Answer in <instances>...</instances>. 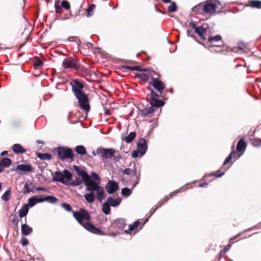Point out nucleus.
<instances>
[{"mask_svg":"<svg viewBox=\"0 0 261 261\" xmlns=\"http://www.w3.org/2000/svg\"><path fill=\"white\" fill-rule=\"evenodd\" d=\"M177 7L174 2H172L171 5L168 7V11L170 13L174 12L177 11Z\"/></svg>","mask_w":261,"mask_h":261,"instance_id":"nucleus-44","label":"nucleus"},{"mask_svg":"<svg viewBox=\"0 0 261 261\" xmlns=\"http://www.w3.org/2000/svg\"><path fill=\"white\" fill-rule=\"evenodd\" d=\"M149 103L151 107L160 108L165 105V102L158 98L149 99Z\"/></svg>","mask_w":261,"mask_h":261,"instance_id":"nucleus-19","label":"nucleus"},{"mask_svg":"<svg viewBox=\"0 0 261 261\" xmlns=\"http://www.w3.org/2000/svg\"><path fill=\"white\" fill-rule=\"evenodd\" d=\"M34 188H35V185L33 183L26 182L24 186V190L23 192V195L29 193L30 192L34 193Z\"/></svg>","mask_w":261,"mask_h":261,"instance_id":"nucleus-20","label":"nucleus"},{"mask_svg":"<svg viewBox=\"0 0 261 261\" xmlns=\"http://www.w3.org/2000/svg\"><path fill=\"white\" fill-rule=\"evenodd\" d=\"M12 163L11 160L8 158H4L0 160V167L7 168L10 166Z\"/></svg>","mask_w":261,"mask_h":261,"instance_id":"nucleus-29","label":"nucleus"},{"mask_svg":"<svg viewBox=\"0 0 261 261\" xmlns=\"http://www.w3.org/2000/svg\"><path fill=\"white\" fill-rule=\"evenodd\" d=\"M74 170L77 172V175L84 179V184L86 186L88 184V179H90L89 175L81 167L76 165L73 166Z\"/></svg>","mask_w":261,"mask_h":261,"instance_id":"nucleus-12","label":"nucleus"},{"mask_svg":"<svg viewBox=\"0 0 261 261\" xmlns=\"http://www.w3.org/2000/svg\"><path fill=\"white\" fill-rule=\"evenodd\" d=\"M62 66L65 68H72L75 70H78L80 68V65L76 60L72 58L65 59L63 61Z\"/></svg>","mask_w":261,"mask_h":261,"instance_id":"nucleus-10","label":"nucleus"},{"mask_svg":"<svg viewBox=\"0 0 261 261\" xmlns=\"http://www.w3.org/2000/svg\"><path fill=\"white\" fill-rule=\"evenodd\" d=\"M190 27L194 30L195 33L198 34L201 39L204 40L206 39L205 36L206 29L204 28L202 26L197 27L195 23L193 21L190 23Z\"/></svg>","mask_w":261,"mask_h":261,"instance_id":"nucleus-11","label":"nucleus"},{"mask_svg":"<svg viewBox=\"0 0 261 261\" xmlns=\"http://www.w3.org/2000/svg\"><path fill=\"white\" fill-rule=\"evenodd\" d=\"M228 250V248H227V246H225V248L222 249L219 254V259L220 260L221 258L224 256L225 253Z\"/></svg>","mask_w":261,"mask_h":261,"instance_id":"nucleus-54","label":"nucleus"},{"mask_svg":"<svg viewBox=\"0 0 261 261\" xmlns=\"http://www.w3.org/2000/svg\"><path fill=\"white\" fill-rule=\"evenodd\" d=\"M247 146V144L243 139H240L237 143L236 151H232L229 153V162L231 160L234 159L235 160L239 159L245 152Z\"/></svg>","mask_w":261,"mask_h":261,"instance_id":"nucleus-3","label":"nucleus"},{"mask_svg":"<svg viewBox=\"0 0 261 261\" xmlns=\"http://www.w3.org/2000/svg\"><path fill=\"white\" fill-rule=\"evenodd\" d=\"M147 148L148 146L145 139L140 138L137 144V149L133 151L132 156L134 158L141 157L145 154Z\"/></svg>","mask_w":261,"mask_h":261,"instance_id":"nucleus-2","label":"nucleus"},{"mask_svg":"<svg viewBox=\"0 0 261 261\" xmlns=\"http://www.w3.org/2000/svg\"><path fill=\"white\" fill-rule=\"evenodd\" d=\"M106 189L110 194H112L119 190L118 184L114 180H109L106 185Z\"/></svg>","mask_w":261,"mask_h":261,"instance_id":"nucleus-15","label":"nucleus"},{"mask_svg":"<svg viewBox=\"0 0 261 261\" xmlns=\"http://www.w3.org/2000/svg\"><path fill=\"white\" fill-rule=\"evenodd\" d=\"M87 191H91L93 193L95 191L96 192V199L99 201L101 202L104 198V190L103 188L99 185V183H94L93 186H90L88 184L86 186Z\"/></svg>","mask_w":261,"mask_h":261,"instance_id":"nucleus-6","label":"nucleus"},{"mask_svg":"<svg viewBox=\"0 0 261 261\" xmlns=\"http://www.w3.org/2000/svg\"><path fill=\"white\" fill-rule=\"evenodd\" d=\"M121 69H128L132 71H146L147 70L146 68H142L139 66H130L128 65H122L121 66Z\"/></svg>","mask_w":261,"mask_h":261,"instance_id":"nucleus-26","label":"nucleus"},{"mask_svg":"<svg viewBox=\"0 0 261 261\" xmlns=\"http://www.w3.org/2000/svg\"><path fill=\"white\" fill-rule=\"evenodd\" d=\"M251 144L253 146L259 147L261 146V139L255 138L252 141Z\"/></svg>","mask_w":261,"mask_h":261,"instance_id":"nucleus-49","label":"nucleus"},{"mask_svg":"<svg viewBox=\"0 0 261 261\" xmlns=\"http://www.w3.org/2000/svg\"><path fill=\"white\" fill-rule=\"evenodd\" d=\"M18 170L24 172H30L33 170V168L30 165L19 164L16 166L15 171L17 173L21 174V173L19 172Z\"/></svg>","mask_w":261,"mask_h":261,"instance_id":"nucleus-16","label":"nucleus"},{"mask_svg":"<svg viewBox=\"0 0 261 261\" xmlns=\"http://www.w3.org/2000/svg\"><path fill=\"white\" fill-rule=\"evenodd\" d=\"M83 182L84 183V179L82 177L80 178V177H76L74 179L67 180L66 186L76 187L82 185Z\"/></svg>","mask_w":261,"mask_h":261,"instance_id":"nucleus-18","label":"nucleus"},{"mask_svg":"<svg viewBox=\"0 0 261 261\" xmlns=\"http://www.w3.org/2000/svg\"><path fill=\"white\" fill-rule=\"evenodd\" d=\"M55 11L57 13H60L62 12V9L59 5V2L57 1L55 5Z\"/></svg>","mask_w":261,"mask_h":261,"instance_id":"nucleus-53","label":"nucleus"},{"mask_svg":"<svg viewBox=\"0 0 261 261\" xmlns=\"http://www.w3.org/2000/svg\"><path fill=\"white\" fill-rule=\"evenodd\" d=\"M136 136V133L132 132L125 138L124 140L127 143H130L135 138Z\"/></svg>","mask_w":261,"mask_h":261,"instance_id":"nucleus-38","label":"nucleus"},{"mask_svg":"<svg viewBox=\"0 0 261 261\" xmlns=\"http://www.w3.org/2000/svg\"><path fill=\"white\" fill-rule=\"evenodd\" d=\"M20 242L22 246H26L29 244V241L25 238H22Z\"/></svg>","mask_w":261,"mask_h":261,"instance_id":"nucleus-55","label":"nucleus"},{"mask_svg":"<svg viewBox=\"0 0 261 261\" xmlns=\"http://www.w3.org/2000/svg\"><path fill=\"white\" fill-rule=\"evenodd\" d=\"M247 48H248L247 44L243 42H240L238 44V47L231 49V51L234 53H238L240 50L244 52Z\"/></svg>","mask_w":261,"mask_h":261,"instance_id":"nucleus-21","label":"nucleus"},{"mask_svg":"<svg viewBox=\"0 0 261 261\" xmlns=\"http://www.w3.org/2000/svg\"><path fill=\"white\" fill-rule=\"evenodd\" d=\"M90 179H88V184L90 186H93L94 183H99L100 181L99 176L95 172L91 173V175H89Z\"/></svg>","mask_w":261,"mask_h":261,"instance_id":"nucleus-17","label":"nucleus"},{"mask_svg":"<svg viewBox=\"0 0 261 261\" xmlns=\"http://www.w3.org/2000/svg\"><path fill=\"white\" fill-rule=\"evenodd\" d=\"M121 159V155L118 153L117 155L115 156V162H118Z\"/></svg>","mask_w":261,"mask_h":261,"instance_id":"nucleus-61","label":"nucleus"},{"mask_svg":"<svg viewBox=\"0 0 261 261\" xmlns=\"http://www.w3.org/2000/svg\"><path fill=\"white\" fill-rule=\"evenodd\" d=\"M110 207H111V206L108 203V202H107V201H106V202H105L102 205V212L105 215H109L110 214V211H111Z\"/></svg>","mask_w":261,"mask_h":261,"instance_id":"nucleus-37","label":"nucleus"},{"mask_svg":"<svg viewBox=\"0 0 261 261\" xmlns=\"http://www.w3.org/2000/svg\"><path fill=\"white\" fill-rule=\"evenodd\" d=\"M228 164V156H227L225 161H224V162L223 164V166L222 167H221V168L218 171V172H219V173H217V172H212L211 175H212V176H214L216 177H221L222 176H223L224 174H225V172L224 171H221V170L223 168V166L227 165Z\"/></svg>","mask_w":261,"mask_h":261,"instance_id":"nucleus-25","label":"nucleus"},{"mask_svg":"<svg viewBox=\"0 0 261 261\" xmlns=\"http://www.w3.org/2000/svg\"><path fill=\"white\" fill-rule=\"evenodd\" d=\"M72 90L74 95H77L78 93H84L82 89L84 88V84L79 80L75 79L72 84Z\"/></svg>","mask_w":261,"mask_h":261,"instance_id":"nucleus-14","label":"nucleus"},{"mask_svg":"<svg viewBox=\"0 0 261 261\" xmlns=\"http://www.w3.org/2000/svg\"><path fill=\"white\" fill-rule=\"evenodd\" d=\"M75 151L81 155H85L86 153V150L83 145H77L75 148Z\"/></svg>","mask_w":261,"mask_h":261,"instance_id":"nucleus-35","label":"nucleus"},{"mask_svg":"<svg viewBox=\"0 0 261 261\" xmlns=\"http://www.w3.org/2000/svg\"><path fill=\"white\" fill-rule=\"evenodd\" d=\"M73 216L86 230L95 234H102V231L99 228L89 222H84V221H88L90 219V216L86 210L80 208L79 211L73 212Z\"/></svg>","mask_w":261,"mask_h":261,"instance_id":"nucleus-1","label":"nucleus"},{"mask_svg":"<svg viewBox=\"0 0 261 261\" xmlns=\"http://www.w3.org/2000/svg\"><path fill=\"white\" fill-rule=\"evenodd\" d=\"M131 171H132V170L129 168H125L123 171V173L124 174H125V175H129L131 173Z\"/></svg>","mask_w":261,"mask_h":261,"instance_id":"nucleus-59","label":"nucleus"},{"mask_svg":"<svg viewBox=\"0 0 261 261\" xmlns=\"http://www.w3.org/2000/svg\"><path fill=\"white\" fill-rule=\"evenodd\" d=\"M147 71H148V75L149 76H151V81H152L153 79H158L159 77V75L158 73H157L155 71H154L153 70L151 69H146Z\"/></svg>","mask_w":261,"mask_h":261,"instance_id":"nucleus-42","label":"nucleus"},{"mask_svg":"<svg viewBox=\"0 0 261 261\" xmlns=\"http://www.w3.org/2000/svg\"><path fill=\"white\" fill-rule=\"evenodd\" d=\"M37 156L41 160H50L51 159V155L49 153H38Z\"/></svg>","mask_w":261,"mask_h":261,"instance_id":"nucleus-34","label":"nucleus"},{"mask_svg":"<svg viewBox=\"0 0 261 261\" xmlns=\"http://www.w3.org/2000/svg\"><path fill=\"white\" fill-rule=\"evenodd\" d=\"M36 191H42V192H48V190L45 188H43V187H37L36 188Z\"/></svg>","mask_w":261,"mask_h":261,"instance_id":"nucleus-58","label":"nucleus"},{"mask_svg":"<svg viewBox=\"0 0 261 261\" xmlns=\"http://www.w3.org/2000/svg\"><path fill=\"white\" fill-rule=\"evenodd\" d=\"M136 76L143 81H147L149 80V75L145 73H137Z\"/></svg>","mask_w":261,"mask_h":261,"instance_id":"nucleus-45","label":"nucleus"},{"mask_svg":"<svg viewBox=\"0 0 261 261\" xmlns=\"http://www.w3.org/2000/svg\"><path fill=\"white\" fill-rule=\"evenodd\" d=\"M162 97V95L161 96L160 93H157L153 90H151L150 94L149 96V99L158 98L159 97Z\"/></svg>","mask_w":261,"mask_h":261,"instance_id":"nucleus-48","label":"nucleus"},{"mask_svg":"<svg viewBox=\"0 0 261 261\" xmlns=\"http://www.w3.org/2000/svg\"><path fill=\"white\" fill-rule=\"evenodd\" d=\"M35 260L36 261H44V259L42 257H37Z\"/></svg>","mask_w":261,"mask_h":261,"instance_id":"nucleus-64","label":"nucleus"},{"mask_svg":"<svg viewBox=\"0 0 261 261\" xmlns=\"http://www.w3.org/2000/svg\"><path fill=\"white\" fill-rule=\"evenodd\" d=\"M18 219H14L12 221V223L13 224V225L14 226H17L18 225Z\"/></svg>","mask_w":261,"mask_h":261,"instance_id":"nucleus-62","label":"nucleus"},{"mask_svg":"<svg viewBox=\"0 0 261 261\" xmlns=\"http://www.w3.org/2000/svg\"><path fill=\"white\" fill-rule=\"evenodd\" d=\"M181 188H181L180 189H177L176 190H175L174 191L171 192L170 194V198H172L173 196H175V195L177 194L178 193H180L181 192L180 189Z\"/></svg>","mask_w":261,"mask_h":261,"instance_id":"nucleus-57","label":"nucleus"},{"mask_svg":"<svg viewBox=\"0 0 261 261\" xmlns=\"http://www.w3.org/2000/svg\"><path fill=\"white\" fill-rule=\"evenodd\" d=\"M95 8V5L94 4L91 5L90 7H88L87 8V16L89 17L92 15L93 10Z\"/></svg>","mask_w":261,"mask_h":261,"instance_id":"nucleus-50","label":"nucleus"},{"mask_svg":"<svg viewBox=\"0 0 261 261\" xmlns=\"http://www.w3.org/2000/svg\"><path fill=\"white\" fill-rule=\"evenodd\" d=\"M33 232V228L27 224L21 225V233L23 236H28Z\"/></svg>","mask_w":261,"mask_h":261,"instance_id":"nucleus-24","label":"nucleus"},{"mask_svg":"<svg viewBox=\"0 0 261 261\" xmlns=\"http://www.w3.org/2000/svg\"><path fill=\"white\" fill-rule=\"evenodd\" d=\"M61 5L65 9L68 10L70 8V4L66 0L62 1Z\"/></svg>","mask_w":261,"mask_h":261,"instance_id":"nucleus-51","label":"nucleus"},{"mask_svg":"<svg viewBox=\"0 0 261 261\" xmlns=\"http://www.w3.org/2000/svg\"><path fill=\"white\" fill-rule=\"evenodd\" d=\"M121 193L124 197H127L132 194V190L125 187L121 189Z\"/></svg>","mask_w":261,"mask_h":261,"instance_id":"nucleus-43","label":"nucleus"},{"mask_svg":"<svg viewBox=\"0 0 261 261\" xmlns=\"http://www.w3.org/2000/svg\"><path fill=\"white\" fill-rule=\"evenodd\" d=\"M139 220L135 221L132 224L129 225V228L128 230H125L126 233H128L129 231H133L139 225Z\"/></svg>","mask_w":261,"mask_h":261,"instance_id":"nucleus-46","label":"nucleus"},{"mask_svg":"<svg viewBox=\"0 0 261 261\" xmlns=\"http://www.w3.org/2000/svg\"><path fill=\"white\" fill-rule=\"evenodd\" d=\"M43 65V63L42 60L37 58L34 62H33V66L35 69H39L42 67Z\"/></svg>","mask_w":261,"mask_h":261,"instance_id":"nucleus-40","label":"nucleus"},{"mask_svg":"<svg viewBox=\"0 0 261 261\" xmlns=\"http://www.w3.org/2000/svg\"><path fill=\"white\" fill-rule=\"evenodd\" d=\"M71 173L66 169L64 170L63 172L56 171L53 177V181L60 182L65 185H67V180L71 179Z\"/></svg>","mask_w":261,"mask_h":261,"instance_id":"nucleus-4","label":"nucleus"},{"mask_svg":"<svg viewBox=\"0 0 261 261\" xmlns=\"http://www.w3.org/2000/svg\"><path fill=\"white\" fill-rule=\"evenodd\" d=\"M150 84L152 86V87L159 92L160 93L161 96H162V94L165 88V85L164 83L160 81L159 78L158 79H153L152 81L150 83Z\"/></svg>","mask_w":261,"mask_h":261,"instance_id":"nucleus-13","label":"nucleus"},{"mask_svg":"<svg viewBox=\"0 0 261 261\" xmlns=\"http://www.w3.org/2000/svg\"><path fill=\"white\" fill-rule=\"evenodd\" d=\"M107 202H108V203L110 204L111 206L115 207L118 206L120 204L121 202V199H113L112 197L110 196L107 198Z\"/></svg>","mask_w":261,"mask_h":261,"instance_id":"nucleus-22","label":"nucleus"},{"mask_svg":"<svg viewBox=\"0 0 261 261\" xmlns=\"http://www.w3.org/2000/svg\"><path fill=\"white\" fill-rule=\"evenodd\" d=\"M61 206L67 212H70L71 211V205L68 203H63L61 204Z\"/></svg>","mask_w":261,"mask_h":261,"instance_id":"nucleus-52","label":"nucleus"},{"mask_svg":"<svg viewBox=\"0 0 261 261\" xmlns=\"http://www.w3.org/2000/svg\"><path fill=\"white\" fill-rule=\"evenodd\" d=\"M57 153L58 155L62 160L73 159L74 157L73 151L68 147L59 146L57 148Z\"/></svg>","mask_w":261,"mask_h":261,"instance_id":"nucleus-7","label":"nucleus"},{"mask_svg":"<svg viewBox=\"0 0 261 261\" xmlns=\"http://www.w3.org/2000/svg\"><path fill=\"white\" fill-rule=\"evenodd\" d=\"M78 93L75 96L78 100V102L82 109L84 110L85 112H88L90 111V106L89 102L88 97L84 93Z\"/></svg>","mask_w":261,"mask_h":261,"instance_id":"nucleus-9","label":"nucleus"},{"mask_svg":"<svg viewBox=\"0 0 261 261\" xmlns=\"http://www.w3.org/2000/svg\"><path fill=\"white\" fill-rule=\"evenodd\" d=\"M115 225L119 228H123L125 225V220L122 218H118L114 221Z\"/></svg>","mask_w":261,"mask_h":261,"instance_id":"nucleus-30","label":"nucleus"},{"mask_svg":"<svg viewBox=\"0 0 261 261\" xmlns=\"http://www.w3.org/2000/svg\"><path fill=\"white\" fill-rule=\"evenodd\" d=\"M29 212V207L28 205H24L22 208H21L19 211V216L22 218L23 217H25L28 213Z\"/></svg>","mask_w":261,"mask_h":261,"instance_id":"nucleus-33","label":"nucleus"},{"mask_svg":"<svg viewBox=\"0 0 261 261\" xmlns=\"http://www.w3.org/2000/svg\"><path fill=\"white\" fill-rule=\"evenodd\" d=\"M154 109L152 107H149L148 108H145L140 110V114L142 116H146L150 114L154 113Z\"/></svg>","mask_w":261,"mask_h":261,"instance_id":"nucleus-32","label":"nucleus"},{"mask_svg":"<svg viewBox=\"0 0 261 261\" xmlns=\"http://www.w3.org/2000/svg\"><path fill=\"white\" fill-rule=\"evenodd\" d=\"M155 213V211L154 210H153L152 208H151L150 210V215L149 216L147 217V218L146 219V221H145V223L146 222L149 218Z\"/></svg>","mask_w":261,"mask_h":261,"instance_id":"nucleus-60","label":"nucleus"},{"mask_svg":"<svg viewBox=\"0 0 261 261\" xmlns=\"http://www.w3.org/2000/svg\"><path fill=\"white\" fill-rule=\"evenodd\" d=\"M221 36L220 35H217L215 36H210L208 38V41L210 43H212L213 42H218L221 39Z\"/></svg>","mask_w":261,"mask_h":261,"instance_id":"nucleus-47","label":"nucleus"},{"mask_svg":"<svg viewBox=\"0 0 261 261\" xmlns=\"http://www.w3.org/2000/svg\"><path fill=\"white\" fill-rule=\"evenodd\" d=\"M44 198L45 196L44 197L43 195L37 196V203H41L45 201V200L44 199Z\"/></svg>","mask_w":261,"mask_h":261,"instance_id":"nucleus-56","label":"nucleus"},{"mask_svg":"<svg viewBox=\"0 0 261 261\" xmlns=\"http://www.w3.org/2000/svg\"><path fill=\"white\" fill-rule=\"evenodd\" d=\"M97 154L99 155L102 160L111 159L116 152L113 148L98 147L96 149Z\"/></svg>","mask_w":261,"mask_h":261,"instance_id":"nucleus-5","label":"nucleus"},{"mask_svg":"<svg viewBox=\"0 0 261 261\" xmlns=\"http://www.w3.org/2000/svg\"><path fill=\"white\" fill-rule=\"evenodd\" d=\"M12 149L15 153H23L26 152V150L20 144H14Z\"/></svg>","mask_w":261,"mask_h":261,"instance_id":"nucleus-27","label":"nucleus"},{"mask_svg":"<svg viewBox=\"0 0 261 261\" xmlns=\"http://www.w3.org/2000/svg\"><path fill=\"white\" fill-rule=\"evenodd\" d=\"M139 179H140L139 176L137 177L136 181L134 182L133 188H134L137 185H138L139 184Z\"/></svg>","mask_w":261,"mask_h":261,"instance_id":"nucleus-63","label":"nucleus"},{"mask_svg":"<svg viewBox=\"0 0 261 261\" xmlns=\"http://www.w3.org/2000/svg\"><path fill=\"white\" fill-rule=\"evenodd\" d=\"M90 192L89 193H87L84 195V197L85 200L89 203H93L95 199V196L94 195V193L91 191H88Z\"/></svg>","mask_w":261,"mask_h":261,"instance_id":"nucleus-28","label":"nucleus"},{"mask_svg":"<svg viewBox=\"0 0 261 261\" xmlns=\"http://www.w3.org/2000/svg\"><path fill=\"white\" fill-rule=\"evenodd\" d=\"M217 6L214 0H208L203 2V9L204 14L212 15L216 12Z\"/></svg>","mask_w":261,"mask_h":261,"instance_id":"nucleus-8","label":"nucleus"},{"mask_svg":"<svg viewBox=\"0 0 261 261\" xmlns=\"http://www.w3.org/2000/svg\"><path fill=\"white\" fill-rule=\"evenodd\" d=\"M37 196H34L31 198H30L28 200V203L27 204H25V205H28V207H33L34 205H35L37 203Z\"/></svg>","mask_w":261,"mask_h":261,"instance_id":"nucleus-39","label":"nucleus"},{"mask_svg":"<svg viewBox=\"0 0 261 261\" xmlns=\"http://www.w3.org/2000/svg\"><path fill=\"white\" fill-rule=\"evenodd\" d=\"M203 2L197 4L192 8V10L196 13L203 14L204 12L202 11V9H203Z\"/></svg>","mask_w":261,"mask_h":261,"instance_id":"nucleus-31","label":"nucleus"},{"mask_svg":"<svg viewBox=\"0 0 261 261\" xmlns=\"http://www.w3.org/2000/svg\"><path fill=\"white\" fill-rule=\"evenodd\" d=\"M11 188H8L2 196V199L4 201H8L10 199Z\"/></svg>","mask_w":261,"mask_h":261,"instance_id":"nucleus-36","label":"nucleus"},{"mask_svg":"<svg viewBox=\"0 0 261 261\" xmlns=\"http://www.w3.org/2000/svg\"><path fill=\"white\" fill-rule=\"evenodd\" d=\"M246 6L253 8L260 9L261 1L258 0H249L248 1Z\"/></svg>","mask_w":261,"mask_h":261,"instance_id":"nucleus-23","label":"nucleus"},{"mask_svg":"<svg viewBox=\"0 0 261 261\" xmlns=\"http://www.w3.org/2000/svg\"><path fill=\"white\" fill-rule=\"evenodd\" d=\"M44 199L45 200V201L51 204L55 203L58 200L55 196L51 195H47L45 196Z\"/></svg>","mask_w":261,"mask_h":261,"instance_id":"nucleus-41","label":"nucleus"}]
</instances>
